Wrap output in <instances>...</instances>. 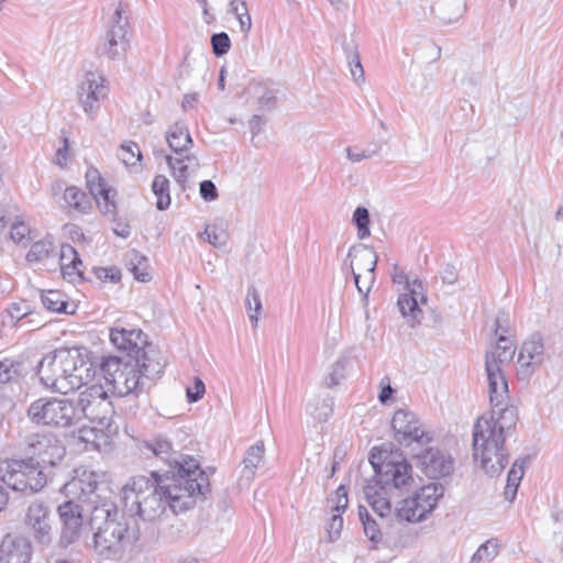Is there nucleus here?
<instances>
[{"instance_id": "obj_41", "label": "nucleus", "mask_w": 563, "mask_h": 563, "mask_svg": "<svg viewBox=\"0 0 563 563\" xmlns=\"http://www.w3.org/2000/svg\"><path fill=\"white\" fill-rule=\"evenodd\" d=\"M245 307L249 312V318L254 327L257 325L258 316L262 311V301L260 292L254 285L247 287Z\"/></svg>"}, {"instance_id": "obj_12", "label": "nucleus", "mask_w": 563, "mask_h": 563, "mask_svg": "<svg viewBox=\"0 0 563 563\" xmlns=\"http://www.w3.org/2000/svg\"><path fill=\"white\" fill-rule=\"evenodd\" d=\"M75 404L78 424L84 419L97 422L102 427L108 424L112 406L101 385L95 384L80 391L75 398Z\"/></svg>"}, {"instance_id": "obj_42", "label": "nucleus", "mask_w": 563, "mask_h": 563, "mask_svg": "<svg viewBox=\"0 0 563 563\" xmlns=\"http://www.w3.org/2000/svg\"><path fill=\"white\" fill-rule=\"evenodd\" d=\"M54 250L53 241L49 236L44 238L31 245L26 254L29 262H40L51 255Z\"/></svg>"}, {"instance_id": "obj_23", "label": "nucleus", "mask_w": 563, "mask_h": 563, "mask_svg": "<svg viewBox=\"0 0 563 563\" xmlns=\"http://www.w3.org/2000/svg\"><path fill=\"white\" fill-rule=\"evenodd\" d=\"M545 358L543 338L539 333H533L523 341L518 354L517 375L521 379L529 378L534 369L540 366Z\"/></svg>"}, {"instance_id": "obj_4", "label": "nucleus", "mask_w": 563, "mask_h": 563, "mask_svg": "<svg viewBox=\"0 0 563 563\" xmlns=\"http://www.w3.org/2000/svg\"><path fill=\"white\" fill-rule=\"evenodd\" d=\"M368 461L375 473L373 482L383 489H401L413 481L411 464L399 451L373 448Z\"/></svg>"}, {"instance_id": "obj_62", "label": "nucleus", "mask_w": 563, "mask_h": 563, "mask_svg": "<svg viewBox=\"0 0 563 563\" xmlns=\"http://www.w3.org/2000/svg\"><path fill=\"white\" fill-rule=\"evenodd\" d=\"M336 503L334 506V510L339 514L344 512L347 508L349 499H347V488L344 485H340L335 490Z\"/></svg>"}, {"instance_id": "obj_61", "label": "nucleus", "mask_w": 563, "mask_h": 563, "mask_svg": "<svg viewBox=\"0 0 563 563\" xmlns=\"http://www.w3.org/2000/svg\"><path fill=\"white\" fill-rule=\"evenodd\" d=\"M380 391L378 395V399L383 405H386L390 399L395 389L390 385V378L388 376H384L379 383Z\"/></svg>"}, {"instance_id": "obj_5", "label": "nucleus", "mask_w": 563, "mask_h": 563, "mask_svg": "<svg viewBox=\"0 0 563 563\" xmlns=\"http://www.w3.org/2000/svg\"><path fill=\"white\" fill-rule=\"evenodd\" d=\"M515 353V342L507 335L499 336L494 349L486 352L485 371L488 380L489 402L496 404V406L504 405L509 400L508 383L503 367L512 361Z\"/></svg>"}, {"instance_id": "obj_3", "label": "nucleus", "mask_w": 563, "mask_h": 563, "mask_svg": "<svg viewBox=\"0 0 563 563\" xmlns=\"http://www.w3.org/2000/svg\"><path fill=\"white\" fill-rule=\"evenodd\" d=\"M178 472H183L185 475L172 476L170 483H164L162 490L145 499L140 507H131L125 511L134 518V516L141 517L143 520H153L164 514L166 506L168 505L174 510L178 507L189 508L194 501L192 497L206 496L210 492V484L208 476H202L198 479H188V471L183 467L178 468Z\"/></svg>"}, {"instance_id": "obj_51", "label": "nucleus", "mask_w": 563, "mask_h": 563, "mask_svg": "<svg viewBox=\"0 0 563 563\" xmlns=\"http://www.w3.org/2000/svg\"><path fill=\"white\" fill-rule=\"evenodd\" d=\"M207 241L214 247H222L228 243L229 234L227 230L217 225H208L205 230Z\"/></svg>"}, {"instance_id": "obj_37", "label": "nucleus", "mask_w": 563, "mask_h": 563, "mask_svg": "<svg viewBox=\"0 0 563 563\" xmlns=\"http://www.w3.org/2000/svg\"><path fill=\"white\" fill-rule=\"evenodd\" d=\"M152 191L156 196V208L161 211L170 206L169 180L164 175H156L152 183Z\"/></svg>"}, {"instance_id": "obj_44", "label": "nucleus", "mask_w": 563, "mask_h": 563, "mask_svg": "<svg viewBox=\"0 0 563 563\" xmlns=\"http://www.w3.org/2000/svg\"><path fill=\"white\" fill-rule=\"evenodd\" d=\"M499 544L496 539H489L481 544L471 558L472 563L492 562L498 554Z\"/></svg>"}, {"instance_id": "obj_47", "label": "nucleus", "mask_w": 563, "mask_h": 563, "mask_svg": "<svg viewBox=\"0 0 563 563\" xmlns=\"http://www.w3.org/2000/svg\"><path fill=\"white\" fill-rule=\"evenodd\" d=\"M120 159L125 166H135L142 158V153L135 142H124L120 147Z\"/></svg>"}, {"instance_id": "obj_59", "label": "nucleus", "mask_w": 563, "mask_h": 563, "mask_svg": "<svg viewBox=\"0 0 563 563\" xmlns=\"http://www.w3.org/2000/svg\"><path fill=\"white\" fill-rule=\"evenodd\" d=\"M199 194L206 201H213L218 198V189L211 180H202L200 183Z\"/></svg>"}, {"instance_id": "obj_26", "label": "nucleus", "mask_w": 563, "mask_h": 563, "mask_svg": "<svg viewBox=\"0 0 563 563\" xmlns=\"http://www.w3.org/2000/svg\"><path fill=\"white\" fill-rule=\"evenodd\" d=\"M31 541L21 534L8 533L0 543V563H30Z\"/></svg>"}, {"instance_id": "obj_46", "label": "nucleus", "mask_w": 563, "mask_h": 563, "mask_svg": "<svg viewBox=\"0 0 563 563\" xmlns=\"http://www.w3.org/2000/svg\"><path fill=\"white\" fill-rule=\"evenodd\" d=\"M131 360L126 361V364L123 366L122 371L112 376V379L107 384L111 386V390L120 396H128V390L125 389L128 386V380L131 373Z\"/></svg>"}, {"instance_id": "obj_57", "label": "nucleus", "mask_w": 563, "mask_h": 563, "mask_svg": "<svg viewBox=\"0 0 563 563\" xmlns=\"http://www.w3.org/2000/svg\"><path fill=\"white\" fill-rule=\"evenodd\" d=\"M93 272L97 278L102 282L118 283L121 279V272L117 267H95Z\"/></svg>"}, {"instance_id": "obj_24", "label": "nucleus", "mask_w": 563, "mask_h": 563, "mask_svg": "<svg viewBox=\"0 0 563 563\" xmlns=\"http://www.w3.org/2000/svg\"><path fill=\"white\" fill-rule=\"evenodd\" d=\"M110 341L118 350L126 352L128 360L132 361L147 343V335L141 329L118 321L110 328Z\"/></svg>"}, {"instance_id": "obj_17", "label": "nucleus", "mask_w": 563, "mask_h": 563, "mask_svg": "<svg viewBox=\"0 0 563 563\" xmlns=\"http://www.w3.org/2000/svg\"><path fill=\"white\" fill-rule=\"evenodd\" d=\"M73 473V477L62 486L60 492L69 500L100 504L102 500L99 501V495L96 494L99 487L98 474L85 467L75 468Z\"/></svg>"}, {"instance_id": "obj_30", "label": "nucleus", "mask_w": 563, "mask_h": 563, "mask_svg": "<svg viewBox=\"0 0 563 563\" xmlns=\"http://www.w3.org/2000/svg\"><path fill=\"white\" fill-rule=\"evenodd\" d=\"M265 456V446L263 441H257L251 445L242 460L240 485H249L255 477L256 470L263 463Z\"/></svg>"}, {"instance_id": "obj_54", "label": "nucleus", "mask_w": 563, "mask_h": 563, "mask_svg": "<svg viewBox=\"0 0 563 563\" xmlns=\"http://www.w3.org/2000/svg\"><path fill=\"white\" fill-rule=\"evenodd\" d=\"M19 364L9 358L0 360V383L4 384L18 376Z\"/></svg>"}, {"instance_id": "obj_25", "label": "nucleus", "mask_w": 563, "mask_h": 563, "mask_svg": "<svg viewBox=\"0 0 563 563\" xmlns=\"http://www.w3.org/2000/svg\"><path fill=\"white\" fill-rule=\"evenodd\" d=\"M25 526L31 530L37 543L49 544L52 541L51 510L43 501H33L26 510Z\"/></svg>"}, {"instance_id": "obj_1", "label": "nucleus", "mask_w": 563, "mask_h": 563, "mask_svg": "<svg viewBox=\"0 0 563 563\" xmlns=\"http://www.w3.org/2000/svg\"><path fill=\"white\" fill-rule=\"evenodd\" d=\"M488 415L479 417L473 427V457L489 477L499 476L509 463L506 441L516 432L518 409L507 400L492 404Z\"/></svg>"}, {"instance_id": "obj_53", "label": "nucleus", "mask_w": 563, "mask_h": 563, "mask_svg": "<svg viewBox=\"0 0 563 563\" xmlns=\"http://www.w3.org/2000/svg\"><path fill=\"white\" fill-rule=\"evenodd\" d=\"M494 333L497 336V339L501 335L510 336L511 328L510 317L508 312L504 310L498 311L494 322Z\"/></svg>"}, {"instance_id": "obj_29", "label": "nucleus", "mask_w": 563, "mask_h": 563, "mask_svg": "<svg viewBox=\"0 0 563 563\" xmlns=\"http://www.w3.org/2000/svg\"><path fill=\"white\" fill-rule=\"evenodd\" d=\"M165 159L172 170V176L183 189H185V185L189 178V169L195 172L200 166L198 157L191 153L184 154L179 157L165 155Z\"/></svg>"}, {"instance_id": "obj_55", "label": "nucleus", "mask_w": 563, "mask_h": 563, "mask_svg": "<svg viewBox=\"0 0 563 563\" xmlns=\"http://www.w3.org/2000/svg\"><path fill=\"white\" fill-rule=\"evenodd\" d=\"M344 378V362L339 360L336 361L329 375L324 379V384L327 387L332 388L340 384V382Z\"/></svg>"}, {"instance_id": "obj_50", "label": "nucleus", "mask_w": 563, "mask_h": 563, "mask_svg": "<svg viewBox=\"0 0 563 563\" xmlns=\"http://www.w3.org/2000/svg\"><path fill=\"white\" fill-rule=\"evenodd\" d=\"M129 377V380H128V386L125 389H129L128 390V396L129 395H133V396H139V394H141L144 389H145V380L146 378L143 376V374H141L140 369H137L135 367V365H133L131 363V373L130 375H128Z\"/></svg>"}, {"instance_id": "obj_36", "label": "nucleus", "mask_w": 563, "mask_h": 563, "mask_svg": "<svg viewBox=\"0 0 563 563\" xmlns=\"http://www.w3.org/2000/svg\"><path fill=\"white\" fill-rule=\"evenodd\" d=\"M7 312L11 319V322L14 324L22 321V325H26L27 330H33L34 328L37 327V324L33 322V320L23 321L25 318L33 313L32 307L26 300L12 302L8 307Z\"/></svg>"}, {"instance_id": "obj_64", "label": "nucleus", "mask_w": 563, "mask_h": 563, "mask_svg": "<svg viewBox=\"0 0 563 563\" xmlns=\"http://www.w3.org/2000/svg\"><path fill=\"white\" fill-rule=\"evenodd\" d=\"M441 278L444 284L453 285L457 282L459 273L454 265L446 264L441 271Z\"/></svg>"}, {"instance_id": "obj_45", "label": "nucleus", "mask_w": 563, "mask_h": 563, "mask_svg": "<svg viewBox=\"0 0 563 563\" xmlns=\"http://www.w3.org/2000/svg\"><path fill=\"white\" fill-rule=\"evenodd\" d=\"M380 150L382 146L379 143H373L366 148H361L358 146H347L345 152L349 161L352 163H360L364 159L377 155Z\"/></svg>"}, {"instance_id": "obj_20", "label": "nucleus", "mask_w": 563, "mask_h": 563, "mask_svg": "<svg viewBox=\"0 0 563 563\" xmlns=\"http://www.w3.org/2000/svg\"><path fill=\"white\" fill-rule=\"evenodd\" d=\"M412 459L421 472L433 479L446 477L454 470L453 457L438 448L422 449L418 453L412 454Z\"/></svg>"}, {"instance_id": "obj_38", "label": "nucleus", "mask_w": 563, "mask_h": 563, "mask_svg": "<svg viewBox=\"0 0 563 563\" xmlns=\"http://www.w3.org/2000/svg\"><path fill=\"white\" fill-rule=\"evenodd\" d=\"M64 199L69 207L81 213H86L91 208L90 196L75 186H70L65 189Z\"/></svg>"}, {"instance_id": "obj_14", "label": "nucleus", "mask_w": 563, "mask_h": 563, "mask_svg": "<svg viewBox=\"0 0 563 563\" xmlns=\"http://www.w3.org/2000/svg\"><path fill=\"white\" fill-rule=\"evenodd\" d=\"M170 477L168 474L159 475L158 472H151V478L143 475L132 477L121 489L124 510L140 507L145 499L161 492L164 483H170Z\"/></svg>"}, {"instance_id": "obj_21", "label": "nucleus", "mask_w": 563, "mask_h": 563, "mask_svg": "<svg viewBox=\"0 0 563 563\" xmlns=\"http://www.w3.org/2000/svg\"><path fill=\"white\" fill-rule=\"evenodd\" d=\"M63 361H68V366H63L65 380L68 383L69 393L86 385L91 377V363L82 355L78 347H62Z\"/></svg>"}, {"instance_id": "obj_13", "label": "nucleus", "mask_w": 563, "mask_h": 563, "mask_svg": "<svg viewBox=\"0 0 563 563\" xmlns=\"http://www.w3.org/2000/svg\"><path fill=\"white\" fill-rule=\"evenodd\" d=\"M27 452L36 457L35 464L42 467L58 466L65 455L66 448L58 437L52 432H36L25 438Z\"/></svg>"}, {"instance_id": "obj_31", "label": "nucleus", "mask_w": 563, "mask_h": 563, "mask_svg": "<svg viewBox=\"0 0 563 563\" xmlns=\"http://www.w3.org/2000/svg\"><path fill=\"white\" fill-rule=\"evenodd\" d=\"M169 148L178 156L187 154L194 141L188 126L183 121L175 122L165 134Z\"/></svg>"}, {"instance_id": "obj_6", "label": "nucleus", "mask_w": 563, "mask_h": 563, "mask_svg": "<svg viewBox=\"0 0 563 563\" xmlns=\"http://www.w3.org/2000/svg\"><path fill=\"white\" fill-rule=\"evenodd\" d=\"M0 481L14 492L34 494L47 483V475L33 457L0 461Z\"/></svg>"}, {"instance_id": "obj_11", "label": "nucleus", "mask_w": 563, "mask_h": 563, "mask_svg": "<svg viewBox=\"0 0 563 563\" xmlns=\"http://www.w3.org/2000/svg\"><path fill=\"white\" fill-rule=\"evenodd\" d=\"M444 494L440 483H430L417 490L413 496L401 500L396 508V517L400 521H422L438 505Z\"/></svg>"}, {"instance_id": "obj_52", "label": "nucleus", "mask_w": 563, "mask_h": 563, "mask_svg": "<svg viewBox=\"0 0 563 563\" xmlns=\"http://www.w3.org/2000/svg\"><path fill=\"white\" fill-rule=\"evenodd\" d=\"M212 53L217 57L225 55L231 47V40L225 32L214 33L211 36Z\"/></svg>"}, {"instance_id": "obj_9", "label": "nucleus", "mask_w": 563, "mask_h": 563, "mask_svg": "<svg viewBox=\"0 0 563 563\" xmlns=\"http://www.w3.org/2000/svg\"><path fill=\"white\" fill-rule=\"evenodd\" d=\"M144 449L153 453L169 466V470L165 471L164 474L178 476L180 475L178 468L183 467L185 471H188L189 476H186L188 479H198L202 476H207L206 473L200 470L197 460L189 456L185 457L179 454L174 450L170 439L165 434H157L150 440H145L141 450ZM181 475L185 474L181 472Z\"/></svg>"}, {"instance_id": "obj_35", "label": "nucleus", "mask_w": 563, "mask_h": 563, "mask_svg": "<svg viewBox=\"0 0 563 563\" xmlns=\"http://www.w3.org/2000/svg\"><path fill=\"white\" fill-rule=\"evenodd\" d=\"M41 301L44 308L51 312L74 313V310H68L69 303L65 299V295L58 290L43 291Z\"/></svg>"}, {"instance_id": "obj_32", "label": "nucleus", "mask_w": 563, "mask_h": 563, "mask_svg": "<svg viewBox=\"0 0 563 563\" xmlns=\"http://www.w3.org/2000/svg\"><path fill=\"white\" fill-rule=\"evenodd\" d=\"M363 490L366 501L380 518L390 514L391 505L387 498V494L390 490L380 488V486H378V484H374L373 481H367Z\"/></svg>"}, {"instance_id": "obj_18", "label": "nucleus", "mask_w": 563, "mask_h": 563, "mask_svg": "<svg viewBox=\"0 0 563 563\" xmlns=\"http://www.w3.org/2000/svg\"><path fill=\"white\" fill-rule=\"evenodd\" d=\"M108 95L106 79L96 73L89 71L77 86L78 103L87 117L93 120L100 109V102Z\"/></svg>"}, {"instance_id": "obj_10", "label": "nucleus", "mask_w": 563, "mask_h": 563, "mask_svg": "<svg viewBox=\"0 0 563 563\" xmlns=\"http://www.w3.org/2000/svg\"><path fill=\"white\" fill-rule=\"evenodd\" d=\"M129 33L128 7L119 2L109 20L103 41L97 46V54L111 60L121 59L130 45Z\"/></svg>"}, {"instance_id": "obj_43", "label": "nucleus", "mask_w": 563, "mask_h": 563, "mask_svg": "<svg viewBox=\"0 0 563 563\" xmlns=\"http://www.w3.org/2000/svg\"><path fill=\"white\" fill-rule=\"evenodd\" d=\"M352 222L355 224L357 229L358 239L364 240L371 235V217L367 208L358 206L353 212Z\"/></svg>"}, {"instance_id": "obj_34", "label": "nucleus", "mask_w": 563, "mask_h": 563, "mask_svg": "<svg viewBox=\"0 0 563 563\" xmlns=\"http://www.w3.org/2000/svg\"><path fill=\"white\" fill-rule=\"evenodd\" d=\"M530 462V456L525 455L520 456L512 463L508 475H507V484L505 486V499L508 501H512L516 498L518 487L521 483V479L525 474V470Z\"/></svg>"}, {"instance_id": "obj_39", "label": "nucleus", "mask_w": 563, "mask_h": 563, "mask_svg": "<svg viewBox=\"0 0 563 563\" xmlns=\"http://www.w3.org/2000/svg\"><path fill=\"white\" fill-rule=\"evenodd\" d=\"M344 52L346 55V59H347V63L350 66V71H351L353 79L357 84L364 82L365 81L364 69L361 64V58H360L356 46L346 44V45H344Z\"/></svg>"}, {"instance_id": "obj_49", "label": "nucleus", "mask_w": 563, "mask_h": 563, "mask_svg": "<svg viewBox=\"0 0 563 563\" xmlns=\"http://www.w3.org/2000/svg\"><path fill=\"white\" fill-rule=\"evenodd\" d=\"M126 364V361H123L122 358L118 356H109L103 358L100 371L103 375V378L108 383L112 379V376H114L117 373L122 371L123 366Z\"/></svg>"}, {"instance_id": "obj_22", "label": "nucleus", "mask_w": 563, "mask_h": 563, "mask_svg": "<svg viewBox=\"0 0 563 563\" xmlns=\"http://www.w3.org/2000/svg\"><path fill=\"white\" fill-rule=\"evenodd\" d=\"M57 511L63 525L59 543L67 548L78 541L81 536L84 526L82 508L76 501L67 500L58 506Z\"/></svg>"}, {"instance_id": "obj_56", "label": "nucleus", "mask_w": 563, "mask_h": 563, "mask_svg": "<svg viewBox=\"0 0 563 563\" xmlns=\"http://www.w3.org/2000/svg\"><path fill=\"white\" fill-rule=\"evenodd\" d=\"M59 262L60 269L65 267V264H69V262H75L77 264H81V260L74 246L70 244H63L60 246L59 253Z\"/></svg>"}, {"instance_id": "obj_16", "label": "nucleus", "mask_w": 563, "mask_h": 563, "mask_svg": "<svg viewBox=\"0 0 563 563\" xmlns=\"http://www.w3.org/2000/svg\"><path fill=\"white\" fill-rule=\"evenodd\" d=\"M395 273L393 274V282L396 284H405L409 292H405L399 296L397 306L401 316L412 325L420 323L422 318V310L419 308V301L426 302L427 297L423 292V286L421 280L413 279L411 283L408 279L407 274L394 267Z\"/></svg>"}, {"instance_id": "obj_60", "label": "nucleus", "mask_w": 563, "mask_h": 563, "mask_svg": "<svg viewBox=\"0 0 563 563\" xmlns=\"http://www.w3.org/2000/svg\"><path fill=\"white\" fill-rule=\"evenodd\" d=\"M342 528H343V518H342L341 514L338 512L332 516V518L330 519V522H329L328 532H329L330 541H334L339 538Z\"/></svg>"}, {"instance_id": "obj_27", "label": "nucleus", "mask_w": 563, "mask_h": 563, "mask_svg": "<svg viewBox=\"0 0 563 563\" xmlns=\"http://www.w3.org/2000/svg\"><path fill=\"white\" fill-rule=\"evenodd\" d=\"M132 364L146 379L153 380L163 373L166 360L155 345L147 342L141 352L132 358Z\"/></svg>"}, {"instance_id": "obj_28", "label": "nucleus", "mask_w": 563, "mask_h": 563, "mask_svg": "<svg viewBox=\"0 0 563 563\" xmlns=\"http://www.w3.org/2000/svg\"><path fill=\"white\" fill-rule=\"evenodd\" d=\"M272 80H254L246 88L247 100L260 110L269 111L276 106V89Z\"/></svg>"}, {"instance_id": "obj_48", "label": "nucleus", "mask_w": 563, "mask_h": 563, "mask_svg": "<svg viewBox=\"0 0 563 563\" xmlns=\"http://www.w3.org/2000/svg\"><path fill=\"white\" fill-rule=\"evenodd\" d=\"M10 236L15 243L25 246L31 241V229L23 220H19L16 217L11 223Z\"/></svg>"}, {"instance_id": "obj_7", "label": "nucleus", "mask_w": 563, "mask_h": 563, "mask_svg": "<svg viewBox=\"0 0 563 563\" xmlns=\"http://www.w3.org/2000/svg\"><path fill=\"white\" fill-rule=\"evenodd\" d=\"M29 419L37 426L69 428L78 424L75 399L40 398L27 408Z\"/></svg>"}, {"instance_id": "obj_58", "label": "nucleus", "mask_w": 563, "mask_h": 563, "mask_svg": "<svg viewBox=\"0 0 563 563\" xmlns=\"http://www.w3.org/2000/svg\"><path fill=\"white\" fill-rule=\"evenodd\" d=\"M206 391L205 383L201 378L195 377L194 385L187 387L186 395L189 402H197L200 400Z\"/></svg>"}, {"instance_id": "obj_15", "label": "nucleus", "mask_w": 563, "mask_h": 563, "mask_svg": "<svg viewBox=\"0 0 563 563\" xmlns=\"http://www.w3.org/2000/svg\"><path fill=\"white\" fill-rule=\"evenodd\" d=\"M395 440L402 446L428 445L432 441L430 432L423 429L418 416L406 409H398L391 419Z\"/></svg>"}, {"instance_id": "obj_63", "label": "nucleus", "mask_w": 563, "mask_h": 563, "mask_svg": "<svg viewBox=\"0 0 563 563\" xmlns=\"http://www.w3.org/2000/svg\"><path fill=\"white\" fill-rule=\"evenodd\" d=\"M76 265H78L75 262H69V264H65V267L62 268V274L65 279L68 282H76L82 279V271H76Z\"/></svg>"}, {"instance_id": "obj_8", "label": "nucleus", "mask_w": 563, "mask_h": 563, "mask_svg": "<svg viewBox=\"0 0 563 563\" xmlns=\"http://www.w3.org/2000/svg\"><path fill=\"white\" fill-rule=\"evenodd\" d=\"M378 256L373 247L354 245L343 262V269L351 272L358 292L363 296L364 306L368 302V294L375 283V268Z\"/></svg>"}, {"instance_id": "obj_33", "label": "nucleus", "mask_w": 563, "mask_h": 563, "mask_svg": "<svg viewBox=\"0 0 563 563\" xmlns=\"http://www.w3.org/2000/svg\"><path fill=\"white\" fill-rule=\"evenodd\" d=\"M90 196L97 202L100 211L103 214L114 216L117 212V205L114 201L117 191L108 187L103 179L97 181V185L89 189Z\"/></svg>"}, {"instance_id": "obj_2", "label": "nucleus", "mask_w": 563, "mask_h": 563, "mask_svg": "<svg viewBox=\"0 0 563 563\" xmlns=\"http://www.w3.org/2000/svg\"><path fill=\"white\" fill-rule=\"evenodd\" d=\"M91 526L96 529L92 549L103 560L121 559L141 538L136 520L108 499L93 506Z\"/></svg>"}, {"instance_id": "obj_19", "label": "nucleus", "mask_w": 563, "mask_h": 563, "mask_svg": "<svg viewBox=\"0 0 563 563\" xmlns=\"http://www.w3.org/2000/svg\"><path fill=\"white\" fill-rule=\"evenodd\" d=\"M62 349H57L38 362L36 374L41 383L53 391L68 394V383L65 380L63 366H68V361H63Z\"/></svg>"}, {"instance_id": "obj_40", "label": "nucleus", "mask_w": 563, "mask_h": 563, "mask_svg": "<svg viewBox=\"0 0 563 563\" xmlns=\"http://www.w3.org/2000/svg\"><path fill=\"white\" fill-rule=\"evenodd\" d=\"M360 520L362 521L365 536L375 543H378L382 540V531L379 525L368 514L367 509L364 506H360L358 508Z\"/></svg>"}]
</instances>
